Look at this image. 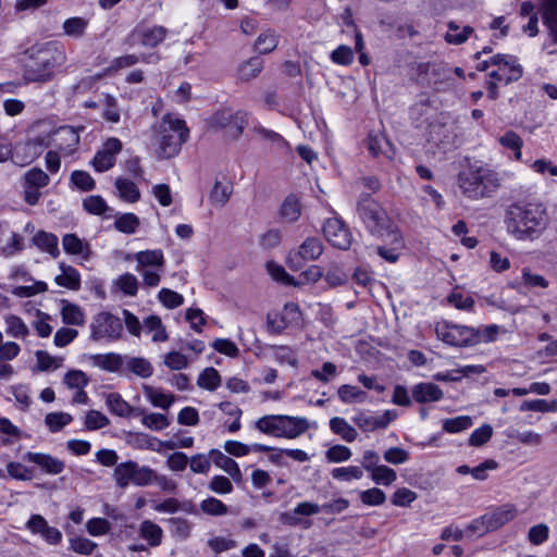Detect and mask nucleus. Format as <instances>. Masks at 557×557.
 <instances>
[{"label": "nucleus", "mask_w": 557, "mask_h": 557, "mask_svg": "<svg viewBox=\"0 0 557 557\" xmlns=\"http://www.w3.org/2000/svg\"><path fill=\"white\" fill-rule=\"evenodd\" d=\"M548 218L541 205L512 203L506 212V225L517 239L537 238L546 228Z\"/></svg>", "instance_id": "obj_1"}, {"label": "nucleus", "mask_w": 557, "mask_h": 557, "mask_svg": "<svg viewBox=\"0 0 557 557\" xmlns=\"http://www.w3.org/2000/svg\"><path fill=\"white\" fill-rule=\"evenodd\" d=\"M65 61L64 47L58 41H48L40 46H34L30 48L24 76L27 81L34 83L49 82Z\"/></svg>", "instance_id": "obj_2"}, {"label": "nucleus", "mask_w": 557, "mask_h": 557, "mask_svg": "<svg viewBox=\"0 0 557 557\" xmlns=\"http://www.w3.org/2000/svg\"><path fill=\"white\" fill-rule=\"evenodd\" d=\"M356 212L370 235L382 237L392 235L397 239L398 225L388 215L385 208L370 193H361L357 199Z\"/></svg>", "instance_id": "obj_3"}, {"label": "nucleus", "mask_w": 557, "mask_h": 557, "mask_svg": "<svg viewBox=\"0 0 557 557\" xmlns=\"http://www.w3.org/2000/svg\"><path fill=\"white\" fill-rule=\"evenodd\" d=\"M463 195L472 199L490 197L499 186L497 174L488 169H468L458 174Z\"/></svg>", "instance_id": "obj_4"}, {"label": "nucleus", "mask_w": 557, "mask_h": 557, "mask_svg": "<svg viewBox=\"0 0 557 557\" xmlns=\"http://www.w3.org/2000/svg\"><path fill=\"white\" fill-rule=\"evenodd\" d=\"M162 124L168 125L170 133L164 128L160 137L159 157L170 159L180 152L182 145L188 138L189 129L184 120L172 119L170 115L163 117Z\"/></svg>", "instance_id": "obj_5"}, {"label": "nucleus", "mask_w": 557, "mask_h": 557, "mask_svg": "<svg viewBox=\"0 0 557 557\" xmlns=\"http://www.w3.org/2000/svg\"><path fill=\"white\" fill-rule=\"evenodd\" d=\"M156 471L147 466L140 467L136 461L128 460L115 466L113 479L120 488H126L131 483L147 486L153 482Z\"/></svg>", "instance_id": "obj_6"}, {"label": "nucleus", "mask_w": 557, "mask_h": 557, "mask_svg": "<svg viewBox=\"0 0 557 557\" xmlns=\"http://www.w3.org/2000/svg\"><path fill=\"white\" fill-rule=\"evenodd\" d=\"M435 333L438 339L456 347H469L481 343V337L474 327L444 321L437 323Z\"/></svg>", "instance_id": "obj_7"}, {"label": "nucleus", "mask_w": 557, "mask_h": 557, "mask_svg": "<svg viewBox=\"0 0 557 557\" xmlns=\"http://www.w3.org/2000/svg\"><path fill=\"white\" fill-rule=\"evenodd\" d=\"M122 332L121 319L108 311L97 313L90 323V339L94 342L102 338L117 341L121 338Z\"/></svg>", "instance_id": "obj_8"}, {"label": "nucleus", "mask_w": 557, "mask_h": 557, "mask_svg": "<svg viewBox=\"0 0 557 557\" xmlns=\"http://www.w3.org/2000/svg\"><path fill=\"white\" fill-rule=\"evenodd\" d=\"M49 145L44 137L28 138L16 143L13 149L5 147V154L11 153L14 164L25 166L34 162Z\"/></svg>", "instance_id": "obj_9"}, {"label": "nucleus", "mask_w": 557, "mask_h": 557, "mask_svg": "<svg viewBox=\"0 0 557 557\" xmlns=\"http://www.w3.org/2000/svg\"><path fill=\"white\" fill-rule=\"evenodd\" d=\"M211 124L216 127H231L228 131L233 139L242 136L248 125V113L245 111L233 112L231 109L218 110L211 117Z\"/></svg>", "instance_id": "obj_10"}, {"label": "nucleus", "mask_w": 557, "mask_h": 557, "mask_svg": "<svg viewBox=\"0 0 557 557\" xmlns=\"http://www.w3.org/2000/svg\"><path fill=\"white\" fill-rule=\"evenodd\" d=\"M325 239L335 248L347 250L352 243V235L346 223L338 218L327 219L323 225Z\"/></svg>", "instance_id": "obj_11"}, {"label": "nucleus", "mask_w": 557, "mask_h": 557, "mask_svg": "<svg viewBox=\"0 0 557 557\" xmlns=\"http://www.w3.org/2000/svg\"><path fill=\"white\" fill-rule=\"evenodd\" d=\"M122 150V143L117 138H109L103 144L92 160V165L97 172H104L115 164V156Z\"/></svg>", "instance_id": "obj_12"}, {"label": "nucleus", "mask_w": 557, "mask_h": 557, "mask_svg": "<svg viewBox=\"0 0 557 557\" xmlns=\"http://www.w3.org/2000/svg\"><path fill=\"white\" fill-rule=\"evenodd\" d=\"M23 460L34 463L45 474L57 475L64 471L65 463L49 454L27 451Z\"/></svg>", "instance_id": "obj_13"}, {"label": "nucleus", "mask_w": 557, "mask_h": 557, "mask_svg": "<svg viewBox=\"0 0 557 557\" xmlns=\"http://www.w3.org/2000/svg\"><path fill=\"white\" fill-rule=\"evenodd\" d=\"M54 136L58 150L64 154H72L79 144L78 129L70 125L57 128Z\"/></svg>", "instance_id": "obj_14"}, {"label": "nucleus", "mask_w": 557, "mask_h": 557, "mask_svg": "<svg viewBox=\"0 0 557 557\" xmlns=\"http://www.w3.org/2000/svg\"><path fill=\"white\" fill-rule=\"evenodd\" d=\"M168 29L163 26H153L148 28H135L129 39H138L141 45L150 48L157 47L166 37Z\"/></svg>", "instance_id": "obj_15"}, {"label": "nucleus", "mask_w": 557, "mask_h": 557, "mask_svg": "<svg viewBox=\"0 0 557 557\" xmlns=\"http://www.w3.org/2000/svg\"><path fill=\"white\" fill-rule=\"evenodd\" d=\"M397 239H394L392 235H383L382 237H376L383 242H386L389 247L386 246H377L376 251L377 255L388 262H396L399 258L398 251L405 247V240L400 230L398 228Z\"/></svg>", "instance_id": "obj_16"}, {"label": "nucleus", "mask_w": 557, "mask_h": 557, "mask_svg": "<svg viewBox=\"0 0 557 557\" xmlns=\"http://www.w3.org/2000/svg\"><path fill=\"white\" fill-rule=\"evenodd\" d=\"M517 515V509L511 504H506L497 507L490 513H485V521L487 522V529L495 531L511 521Z\"/></svg>", "instance_id": "obj_17"}, {"label": "nucleus", "mask_w": 557, "mask_h": 557, "mask_svg": "<svg viewBox=\"0 0 557 557\" xmlns=\"http://www.w3.org/2000/svg\"><path fill=\"white\" fill-rule=\"evenodd\" d=\"M412 398L419 404L438 401L443 398V391L434 383H419L412 389Z\"/></svg>", "instance_id": "obj_18"}, {"label": "nucleus", "mask_w": 557, "mask_h": 557, "mask_svg": "<svg viewBox=\"0 0 557 557\" xmlns=\"http://www.w3.org/2000/svg\"><path fill=\"white\" fill-rule=\"evenodd\" d=\"M209 456L214 465L228 473L235 482L242 481L240 469L234 459L224 455L219 449H211Z\"/></svg>", "instance_id": "obj_19"}, {"label": "nucleus", "mask_w": 557, "mask_h": 557, "mask_svg": "<svg viewBox=\"0 0 557 557\" xmlns=\"http://www.w3.org/2000/svg\"><path fill=\"white\" fill-rule=\"evenodd\" d=\"M367 146L369 152L374 158H379L380 156H384L388 159L392 158V145L381 133H370L367 138Z\"/></svg>", "instance_id": "obj_20"}, {"label": "nucleus", "mask_w": 557, "mask_h": 557, "mask_svg": "<svg viewBox=\"0 0 557 557\" xmlns=\"http://www.w3.org/2000/svg\"><path fill=\"white\" fill-rule=\"evenodd\" d=\"M63 249L69 255H79L88 260L91 255L90 246L84 243L76 234H65L62 238Z\"/></svg>", "instance_id": "obj_21"}, {"label": "nucleus", "mask_w": 557, "mask_h": 557, "mask_svg": "<svg viewBox=\"0 0 557 557\" xmlns=\"http://www.w3.org/2000/svg\"><path fill=\"white\" fill-rule=\"evenodd\" d=\"M61 317L64 324L77 326L85 324V313L78 305L69 302L65 299L61 300Z\"/></svg>", "instance_id": "obj_22"}, {"label": "nucleus", "mask_w": 557, "mask_h": 557, "mask_svg": "<svg viewBox=\"0 0 557 557\" xmlns=\"http://www.w3.org/2000/svg\"><path fill=\"white\" fill-rule=\"evenodd\" d=\"M283 422L284 429L282 437L295 438L309 429V422L306 418L286 416Z\"/></svg>", "instance_id": "obj_23"}, {"label": "nucleus", "mask_w": 557, "mask_h": 557, "mask_svg": "<svg viewBox=\"0 0 557 557\" xmlns=\"http://www.w3.org/2000/svg\"><path fill=\"white\" fill-rule=\"evenodd\" d=\"M94 364L109 372H116L121 369L124 362V357L109 352L104 355H92L90 356Z\"/></svg>", "instance_id": "obj_24"}, {"label": "nucleus", "mask_w": 557, "mask_h": 557, "mask_svg": "<svg viewBox=\"0 0 557 557\" xmlns=\"http://www.w3.org/2000/svg\"><path fill=\"white\" fill-rule=\"evenodd\" d=\"M263 59L260 55L251 57L242 63L238 69V77L243 82H249L256 78L263 69Z\"/></svg>", "instance_id": "obj_25"}, {"label": "nucleus", "mask_w": 557, "mask_h": 557, "mask_svg": "<svg viewBox=\"0 0 557 557\" xmlns=\"http://www.w3.org/2000/svg\"><path fill=\"white\" fill-rule=\"evenodd\" d=\"M137 261V271H141L146 267H163L164 258L160 249L139 251L135 255Z\"/></svg>", "instance_id": "obj_26"}, {"label": "nucleus", "mask_w": 557, "mask_h": 557, "mask_svg": "<svg viewBox=\"0 0 557 557\" xmlns=\"http://www.w3.org/2000/svg\"><path fill=\"white\" fill-rule=\"evenodd\" d=\"M280 214L288 222L297 221L301 214L299 198L294 194L288 195L281 206Z\"/></svg>", "instance_id": "obj_27"}, {"label": "nucleus", "mask_w": 557, "mask_h": 557, "mask_svg": "<svg viewBox=\"0 0 557 557\" xmlns=\"http://www.w3.org/2000/svg\"><path fill=\"white\" fill-rule=\"evenodd\" d=\"M114 185L119 190V196L122 200L127 202H137L140 199V191L134 182L127 178L117 177Z\"/></svg>", "instance_id": "obj_28"}, {"label": "nucleus", "mask_w": 557, "mask_h": 557, "mask_svg": "<svg viewBox=\"0 0 557 557\" xmlns=\"http://www.w3.org/2000/svg\"><path fill=\"white\" fill-rule=\"evenodd\" d=\"M430 78L437 90L441 85L451 86V67L444 62H433Z\"/></svg>", "instance_id": "obj_29"}, {"label": "nucleus", "mask_w": 557, "mask_h": 557, "mask_svg": "<svg viewBox=\"0 0 557 557\" xmlns=\"http://www.w3.org/2000/svg\"><path fill=\"white\" fill-rule=\"evenodd\" d=\"M543 22L549 30L554 44H557V0H547L542 13Z\"/></svg>", "instance_id": "obj_30"}, {"label": "nucleus", "mask_w": 557, "mask_h": 557, "mask_svg": "<svg viewBox=\"0 0 557 557\" xmlns=\"http://www.w3.org/2000/svg\"><path fill=\"white\" fill-rule=\"evenodd\" d=\"M34 243L38 248L47 251L53 258H57L60 255V250L58 247V237L52 233L39 231L34 236Z\"/></svg>", "instance_id": "obj_31"}, {"label": "nucleus", "mask_w": 557, "mask_h": 557, "mask_svg": "<svg viewBox=\"0 0 557 557\" xmlns=\"http://www.w3.org/2000/svg\"><path fill=\"white\" fill-rule=\"evenodd\" d=\"M331 431L344 441L351 443L357 438V431L344 419L334 417L330 420Z\"/></svg>", "instance_id": "obj_32"}, {"label": "nucleus", "mask_w": 557, "mask_h": 557, "mask_svg": "<svg viewBox=\"0 0 557 557\" xmlns=\"http://www.w3.org/2000/svg\"><path fill=\"white\" fill-rule=\"evenodd\" d=\"M299 255L306 260H317L323 252V245L318 237H308L299 246Z\"/></svg>", "instance_id": "obj_33"}, {"label": "nucleus", "mask_w": 557, "mask_h": 557, "mask_svg": "<svg viewBox=\"0 0 557 557\" xmlns=\"http://www.w3.org/2000/svg\"><path fill=\"white\" fill-rule=\"evenodd\" d=\"M126 368L140 377H149L153 373L151 363L141 357H126Z\"/></svg>", "instance_id": "obj_34"}, {"label": "nucleus", "mask_w": 557, "mask_h": 557, "mask_svg": "<svg viewBox=\"0 0 557 557\" xmlns=\"http://www.w3.org/2000/svg\"><path fill=\"white\" fill-rule=\"evenodd\" d=\"M473 32L474 30L471 26H465L460 30V26L456 22L451 21L448 23V32L445 35V39L448 44L461 45Z\"/></svg>", "instance_id": "obj_35"}, {"label": "nucleus", "mask_w": 557, "mask_h": 557, "mask_svg": "<svg viewBox=\"0 0 557 557\" xmlns=\"http://www.w3.org/2000/svg\"><path fill=\"white\" fill-rule=\"evenodd\" d=\"M222 379L218 370L206 368L198 376L197 385L208 391H215L221 385Z\"/></svg>", "instance_id": "obj_36"}, {"label": "nucleus", "mask_w": 557, "mask_h": 557, "mask_svg": "<svg viewBox=\"0 0 557 557\" xmlns=\"http://www.w3.org/2000/svg\"><path fill=\"white\" fill-rule=\"evenodd\" d=\"M425 134L428 141L436 146H440L448 137L446 124L440 121L429 122Z\"/></svg>", "instance_id": "obj_37"}, {"label": "nucleus", "mask_w": 557, "mask_h": 557, "mask_svg": "<svg viewBox=\"0 0 557 557\" xmlns=\"http://www.w3.org/2000/svg\"><path fill=\"white\" fill-rule=\"evenodd\" d=\"M140 536L148 541L149 545L158 546L162 540V529L150 520H145L140 524Z\"/></svg>", "instance_id": "obj_38"}, {"label": "nucleus", "mask_w": 557, "mask_h": 557, "mask_svg": "<svg viewBox=\"0 0 557 557\" xmlns=\"http://www.w3.org/2000/svg\"><path fill=\"white\" fill-rule=\"evenodd\" d=\"M144 392L153 406L165 410H168L175 400L174 395L164 394L151 386H144Z\"/></svg>", "instance_id": "obj_39"}, {"label": "nucleus", "mask_w": 557, "mask_h": 557, "mask_svg": "<svg viewBox=\"0 0 557 557\" xmlns=\"http://www.w3.org/2000/svg\"><path fill=\"white\" fill-rule=\"evenodd\" d=\"M522 67L521 65H511L509 69H498L496 71H492L490 73V77L497 82H504L505 84H510L512 82H517L522 76Z\"/></svg>", "instance_id": "obj_40"}, {"label": "nucleus", "mask_w": 557, "mask_h": 557, "mask_svg": "<svg viewBox=\"0 0 557 557\" xmlns=\"http://www.w3.org/2000/svg\"><path fill=\"white\" fill-rule=\"evenodd\" d=\"M106 404L110 412L121 418H127L129 404L119 393H110L106 397Z\"/></svg>", "instance_id": "obj_41"}, {"label": "nucleus", "mask_w": 557, "mask_h": 557, "mask_svg": "<svg viewBox=\"0 0 557 557\" xmlns=\"http://www.w3.org/2000/svg\"><path fill=\"white\" fill-rule=\"evenodd\" d=\"M233 188L230 185H223L220 181H215L213 188L210 191L209 199L214 206L223 207L228 201Z\"/></svg>", "instance_id": "obj_42"}, {"label": "nucleus", "mask_w": 557, "mask_h": 557, "mask_svg": "<svg viewBox=\"0 0 557 557\" xmlns=\"http://www.w3.org/2000/svg\"><path fill=\"white\" fill-rule=\"evenodd\" d=\"M430 110V100L428 98L419 100L410 108V117L417 127H420L422 122L429 123Z\"/></svg>", "instance_id": "obj_43"}, {"label": "nucleus", "mask_w": 557, "mask_h": 557, "mask_svg": "<svg viewBox=\"0 0 557 557\" xmlns=\"http://www.w3.org/2000/svg\"><path fill=\"white\" fill-rule=\"evenodd\" d=\"M54 282L62 287H66L72 290H78L81 288V274L73 267L67 269L66 272L55 276Z\"/></svg>", "instance_id": "obj_44"}, {"label": "nucleus", "mask_w": 557, "mask_h": 557, "mask_svg": "<svg viewBox=\"0 0 557 557\" xmlns=\"http://www.w3.org/2000/svg\"><path fill=\"white\" fill-rule=\"evenodd\" d=\"M73 418L66 412H50L45 418V423L53 433L61 431L72 422Z\"/></svg>", "instance_id": "obj_45"}, {"label": "nucleus", "mask_w": 557, "mask_h": 557, "mask_svg": "<svg viewBox=\"0 0 557 557\" xmlns=\"http://www.w3.org/2000/svg\"><path fill=\"white\" fill-rule=\"evenodd\" d=\"M371 479L376 484L388 486L396 481L397 474L394 469H392L387 466L381 465V466L376 467L375 469H373V471L371 472Z\"/></svg>", "instance_id": "obj_46"}, {"label": "nucleus", "mask_w": 557, "mask_h": 557, "mask_svg": "<svg viewBox=\"0 0 557 557\" xmlns=\"http://www.w3.org/2000/svg\"><path fill=\"white\" fill-rule=\"evenodd\" d=\"M139 224V219L134 213H124L120 215L114 222L115 228L125 234L135 233Z\"/></svg>", "instance_id": "obj_47"}, {"label": "nucleus", "mask_w": 557, "mask_h": 557, "mask_svg": "<svg viewBox=\"0 0 557 557\" xmlns=\"http://www.w3.org/2000/svg\"><path fill=\"white\" fill-rule=\"evenodd\" d=\"M49 176L39 168H33L24 175V185L42 188L49 184Z\"/></svg>", "instance_id": "obj_48"}, {"label": "nucleus", "mask_w": 557, "mask_h": 557, "mask_svg": "<svg viewBox=\"0 0 557 557\" xmlns=\"http://www.w3.org/2000/svg\"><path fill=\"white\" fill-rule=\"evenodd\" d=\"M87 26L88 21L84 17H70L63 23L64 33L75 38L82 37Z\"/></svg>", "instance_id": "obj_49"}, {"label": "nucleus", "mask_w": 557, "mask_h": 557, "mask_svg": "<svg viewBox=\"0 0 557 557\" xmlns=\"http://www.w3.org/2000/svg\"><path fill=\"white\" fill-rule=\"evenodd\" d=\"M337 393L341 400L346 404H350L354 401H363L367 397L366 392L359 389L357 386L348 384L339 386Z\"/></svg>", "instance_id": "obj_50"}, {"label": "nucleus", "mask_w": 557, "mask_h": 557, "mask_svg": "<svg viewBox=\"0 0 557 557\" xmlns=\"http://www.w3.org/2000/svg\"><path fill=\"white\" fill-rule=\"evenodd\" d=\"M277 46V37L273 32H265L259 35L256 40L255 49L261 54L272 52Z\"/></svg>", "instance_id": "obj_51"}, {"label": "nucleus", "mask_w": 557, "mask_h": 557, "mask_svg": "<svg viewBox=\"0 0 557 557\" xmlns=\"http://www.w3.org/2000/svg\"><path fill=\"white\" fill-rule=\"evenodd\" d=\"M83 208L90 214L102 215L110 208L101 196H89L84 199Z\"/></svg>", "instance_id": "obj_52"}, {"label": "nucleus", "mask_w": 557, "mask_h": 557, "mask_svg": "<svg viewBox=\"0 0 557 557\" xmlns=\"http://www.w3.org/2000/svg\"><path fill=\"white\" fill-rule=\"evenodd\" d=\"M267 270L269 274L273 277V280L281 282L285 285H293L296 286L297 283L295 282L294 277L290 276L285 269L277 264L274 261H268L267 262Z\"/></svg>", "instance_id": "obj_53"}, {"label": "nucleus", "mask_w": 557, "mask_h": 557, "mask_svg": "<svg viewBox=\"0 0 557 557\" xmlns=\"http://www.w3.org/2000/svg\"><path fill=\"white\" fill-rule=\"evenodd\" d=\"M201 510L210 516H223L227 513V506L215 497H208L200 504Z\"/></svg>", "instance_id": "obj_54"}, {"label": "nucleus", "mask_w": 557, "mask_h": 557, "mask_svg": "<svg viewBox=\"0 0 557 557\" xmlns=\"http://www.w3.org/2000/svg\"><path fill=\"white\" fill-rule=\"evenodd\" d=\"M7 471L9 476L21 481H28L34 478L33 468H27L26 466L16 461L9 462L7 465Z\"/></svg>", "instance_id": "obj_55"}, {"label": "nucleus", "mask_w": 557, "mask_h": 557, "mask_svg": "<svg viewBox=\"0 0 557 557\" xmlns=\"http://www.w3.org/2000/svg\"><path fill=\"white\" fill-rule=\"evenodd\" d=\"M110 424L107 416L98 410H89L86 414L85 426L89 431L99 430Z\"/></svg>", "instance_id": "obj_56"}, {"label": "nucleus", "mask_w": 557, "mask_h": 557, "mask_svg": "<svg viewBox=\"0 0 557 557\" xmlns=\"http://www.w3.org/2000/svg\"><path fill=\"white\" fill-rule=\"evenodd\" d=\"M71 182L83 191H90L95 188V180L86 171L76 170L71 174Z\"/></svg>", "instance_id": "obj_57"}, {"label": "nucleus", "mask_w": 557, "mask_h": 557, "mask_svg": "<svg viewBox=\"0 0 557 557\" xmlns=\"http://www.w3.org/2000/svg\"><path fill=\"white\" fill-rule=\"evenodd\" d=\"M472 425V419L469 416H460L453 419H446L443 423V430L448 433H457L469 429Z\"/></svg>", "instance_id": "obj_58"}, {"label": "nucleus", "mask_w": 557, "mask_h": 557, "mask_svg": "<svg viewBox=\"0 0 557 557\" xmlns=\"http://www.w3.org/2000/svg\"><path fill=\"white\" fill-rule=\"evenodd\" d=\"M103 103L106 104V109L102 113L103 119L111 123H117L121 115L116 99L113 96L106 94L103 95Z\"/></svg>", "instance_id": "obj_59"}, {"label": "nucleus", "mask_w": 557, "mask_h": 557, "mask_svg": "<svg viewBox=\"0 0 557 557\" xmlns=\"http://www.w3.org/2000/svg\"><path fill=\"white\" fill-rule=\"evenodd\" d=\"M88 383V376L81 370H70L64 375V384L69 388H84Z\"/></svg>", "instance_id": "obj_60"}, {"label": "nucleus", "mask_w": 557, "mask_h": 557, "mask_svg": "<svg viewBox=\"0 0 557 557\" xmlns=\"http://www.w3.org/2000/svg\"><path fill=\"white\" fill-rule=\"evenodd\" d=\"M493 435V428L490 424H483L474 430L469 437V445L479 447L486 444Z\"/></svg>", "instance_id": "obj_61"}, {"label": "nucleus", "mask_w": 557, "mask_h": 557, "mask_svg": "<svg viewBox=\"0 0 557 557\" xmlns=\"http://www.w3.org/2000/svg\"><path fill=\"white\" fill-rule=\"evenodd\" d=\"M360 499L364 505L380 506L385 503L386 495L382 490H380L377 487H372V488L361 492Z\"/></svg>", "instance_id": "obj_62"}, {"label": "nucleus", "mask_w": 557, "mask_h": 557, "mask_svg": "<svg viewBox=\"0 0 557 557\" xmlns=\"http://www.w3.org/2000/svg\"><path fill=\"white\" fill-rule=\"evenodd\" d=\"M5 322L8 324V334L14 337H25L28 334V327L21 318L10 314L5 318Z\"/></svg>", "instance_id": "obj_63"}, {"label": "nucleus", "mask_w": 557, "mask_h": 557, "mask_svg": "<svg viewBox=\"0 0 557 557\" xmlns=\"http://www.w3.org/2000/svg\"><path fill=\"white\" fill-rule=\"evenodd\" d=\"M119 288L128 296H135L138 290V281L135 275L125 273L116 280Z\"/></svg>", "instance_id": "obj_64"}]
</instances>
